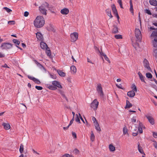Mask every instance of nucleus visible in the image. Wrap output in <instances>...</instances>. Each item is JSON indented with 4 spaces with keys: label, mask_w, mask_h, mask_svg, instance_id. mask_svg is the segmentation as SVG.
<instances>
[{
    "label": "nucleus",
    "mask_w": 157,
    "mask_h": 157,
    "mask_svg": "<svg viewBox=\"0 0 157 157\" xmlns=\"http://www.w3.org/2000/svg\"><path fill=\"white\" fill-rule=\"evenodd\" d=\"M75 120V118L74 117H73L72 119L71 120L70 124H69L70 126L73 123V121Z\"/></svg>",
    "instance_id": "58"
},
{
    "label": "nucleus",
    "mask_w": 157,
    "mask_h": 157,
    "mask_svg": "<svg viewBox=\"0 0 157 157\" xmlns=\"http://www.w3.org/2000/svg\"><path fill=\"white\" fill-rule=\"evenodd\" d=\"M61 13L63 14H67L69 12V10L67 8H64L61 10Z\"/></svg>",
    "instance_id": "15"
},
{
    "label": "nucleus",
    "mask_w": 157,
    "mask_h": 157,
    "mask_svg": "<svg viewBox=\"0 0 157 157\" xmlns=\"http://www.w3.org/2000/svg\"><path fill=\"white\" fill-rule=\"evenodd\" d=\"M2 125L3 126L5 129L6 130H9L10 128V125L8 123H3Z\"/></svg>",
    "instance_id": "22"
},
{
    "label": "nucleus",
    "mask_w": 157,
    "mask_h": 157,
    "mask_svg": "<svg viewBox=\"0 0 157 157\" xmlns=\"http://www.w3.org/2000/svg\"><path fill=\"white\" fill-rule=\"evenodd\" d=\"M149 2L151 5L155 6L157 5V1L156 0H150Z\"/></svg>",
    "instance_id": "23"
},
{
    "label": "nucleus",
    "mask_w": 157,
    "mask_h": 157,
    "mask_svg": "<svg viewBox=\"0 0 157 157\" xmlns=\"http://www.w3.org/2000/svg\"><path fill=\"white\" fill-rule=\"evenodd\" d=\"M132 104H131L129 101L128 100L126 101V105L125 108H129L132 107Z\"/></svg>",
    "instance_id": "33"
},
{
    "label": "nucleus",
    "mask_w": 157,
    "mask_h": 157,
    "mask_svg": "<svg viewBox=\"0 0 157 157\" xmlns=\"http://www.w3.org/2000/svg\"><path fill=\"white\" fill-rule=\"evenodd\" d=\"M24 149V146L22 144H21L20 148L19 149V151L20 153H22L23 152Z\"/></svg>",
    "instance_id": "38"
},
{
    "label": "nucleus",
    "mask_w": 157,
    "mask_h": 157,
    "mask_svg": "<svg viewBox=\"0 0 157 157\" xmlns=\"http://www.w3.org/2000/svg\"><path fill=\"white\" fill-rule=\"evenodd\" d=\"M46 50V53L47 54V55L48 56H51V51L48 47L47 49H45Z\"/></svg>",
    "instance_id": "32"
},
{
    "label": "nucleus",
    "mask_w": 157,
    "mask_h": 157,
    "mask_svg": "<svg viewBox=\"0 0 157 157\" xmlns=\"http://www.w3.org/2000/svg\"><path fill=\"white\" fill-rule=\"evenodd\" d=\"M116 86L117 87L120 89H123V88L122 87V86L121 85V84H120L119 85L118 84H116Z\"/></svg>",
    "instance_id": "59"
},
{
    "label": "nucleus",
    "mask_w": 157,
    "mask_h": 157,
    "mask_svg": "<svg viewBox=\"0 0 157 157\" xmlns=\"http://www.w3.org/2000/svg\"><path fill=\"white\" fill-rule=\"evenodd\" d=\"M79 151L77 149H75L73 151V154L75 155H77L79 154Z\"/></svg>",
    "instance_id": "39"
},
{
    "label": "nucleus",
    "mask_w": 157,
    "mask_h": 157,
    "mask_svg": "<svg viewBox=\"0 0 157 157\" xmlns=\"http://www.w3.org/2000/svg\"><path fill=\"white\" fill-rule=\"evenodd\" d=\"M72 134L73 137L74 138H77L75 132H72Z\"/></svg>",
    "instance_id": "55"
},
{
    "label": "nucleus",
    "mask_w": 157,
    "mask_h": 157,
    "mask_svg": "<svg viewBox=\"0 0 157 157\" xmlns=\"http://www.w3.org/2000/svg\"><path fill=\"white\" fill-rule=\"evenodd\" d=\"M138 74L139 77L140 78V79L141 81L142 82H143L145 83H146L144 79V78H145V77L142 75V74L141 73V72H139L138 73Z\"/></svg>",
    "instance_id": "14"
},
{
    "label": "nucleus",
    "mask_w": 157,
    "mask_h": 157,
    "mask_svg": "<svg viewBox=\"0 0 157 157\" xmlns=\"http://www.w3.org/2000/svg\"><path fill=\"white\" fill-rule=\"evenodd\" d=\"M115 38L117 39H119L122 38V36L120 35H115Z\"/></svg>",
    "instance_id": "47"
},
{
    "label": "nucleus",
    "mask_w": 157,
    "mask_h": 157,
    "mask_svg": "<svg viewBox=\"0 0 157 157\" xmlns=\"http://www.w3.org/2000/svg\"><path fill=\"white\" fill-rule=\"evenodd\" d=\"M123 133L124 135H125L127 133L128 130L126 127H124L123 128Z\"/></svg>",
    "instance_id": "40"
},
{
    "label": "nucleus",
    "mask_w": 157,
    "mask_h": 157,
    "mask_svg": "<svg viewBox=\"0 0 157 157\" xmlns=\"http://www.w3.org/2000/svg\"><path fill=\"white\" fill-rule=\"evenodd\" d=\"M59 92H60V94L62 95V96L63 97V98H65L66 100L67 101H68V100H67V97L65 96V95L64 94H63V93L60 90H59Z\"/></svg>",
    "instance_id": "45"
},
{
    "label": "nucleus",
    "mask_w": 157,
    "mask_h": 157,
    "mask_svg": "<svg viewBox=\"0 0 157 157\" xmlns=\"http://www.w3.org/2000/svg\"><path fill=\"white\" fill-rule=\"evenodd\" d=\"M135 95V92L134 91H130L128 92L127 93V95L130 97H133Z\"/></svg>",
    "instance_id": "19"
},
{
    "label": "nucleus",
    "mask_w": 157,
    "mask_h": 157,
    "mask_svg": "<svg viewBox=\"0 0 157 157\" xmlns=\"http://www.w3.org/2000/svg\"><path fill=\"white\" fill-rule=\"evenodd\" d=\"M92 120L94 124L96 122H97L96 118L94 117H92Z\"/></svg>",
    "instance_id": "57"
},
{
    "label": "nucleus",
    "mask_w": 157,
    "mask_h": 157,
    "mask_svg": "<svg viewBox=\"0 0 157 157\" xmlns=\"http://www.w3.org/2000/svg\"><path fill=\"white\" fill-rule=\"evenodd\" d=\"M41 48L43 50H45L48 48L46 44L44 42H41L40 44Z\"/></svg>",
    "instance_id": "13"
},
{
    "label": "nucleus",
    "mask_w": 157,
    "mask_h": 157,
    "mask_svg": "<svg viewBox=\"0 0 157 157\" xmlns=\"http://www.w3.org/2000/svg\"><path fill=\"white\" fill-rule=\"evenodd\" d=\"M143 63L144 67L146 68L148 71H151V69L149 66V62L146 59H144L143 61Z\"/></svg>",
    "instance_id": "10"
},
{
    "label": "nucleus",
    "mask_w": 157,
    "mask_h": 157,
    "mask_svg": "<svg viewBox=\"0 0 157 157\" xmlns=\"http://www.w3.org/2000/svg\"><path fill=\"white\" fill-rule=\"evenodd\" d=\"M34 61L35 63L36 64L37 66L40 68L44 69V67L41 64L38 63L36 60H35Z\"/></svg>",
    "instance_id": "29"
},
{
    "label": "nucleus",
    "mask_w": 157,
    "mask_h": 157,
    "mask_svg": "<svg viewBox=\"0 0 157 157\" xmlns=\"http://www.w3.org/2000/svg\"><path fill=\"white\" fill-rule=\"evenodd\" d=\"M27 77L29 78L33 81L35 83L38 84H40V82L38 79L30 75H28Z\"/></svg>",
    "instance_id": "11"
},
{
    "label": "nucleus",
    "mask_w": 157,
    "mask_h": 157,
    "mask_svg": "<svg viewBox=\"0 0 157 157\" xmlns=\"http://www.w3.org/2000/svg\"><path fill=\"white\" fill-rule=\"evenodd\" d=\"M112 9L113 12L114 14L115 15V16L117 17L118 21L119 23V17L118 15L115 6L114 5H113L112 6Z\"/></svg>",
    "instance_id": "9"
},
{
    "label": "nucleus",
    "mask_w": 157,
    "mask_h": 157,
    "mask_svg": "<svg viewBox=\"0 0 157 157\" xmlns=\"http://www.w3.org/2000/svg\"><path fill=\"white\" fill-rule=\"evenodd\" d=\"M46 87L47 88L52 90H55L57 89V87L56 86H54V85H51L47 84L46 85Z\"/></svg>",
    "instance_id": "17"
},
{
    "label": "nucleus",
    "mask_w": 157,
    "mask_h": 157,
    "mask_svg": "<svg viewBox=\"0 0 157 157\" xmlns=\"http://www.w3.org/2000/svg\"><path fill=\"white\" fill-rule=\"evenodd\" d=\"M44 24V18L41 16H37L34 21V26L37 28L42 27Z\"/></svg>",
    "instance_id": "1"
},
{
    "label": "nucleus",
    "mask_w": 157,
    "mask_h": 157,
    "mask_svg": "<svg viewBox=\"0 0 157 157\" xmlns=\"http://www.w3.org/2000/svg\"><path fill=\"white\" fill-rule=\"evenodd\" d=\"M3 9L5 10L8 13H9V12L12 11V10L10 9L7 7H4L3 8Z\"/></svg>",
    "instance_id": "48"
},
{
    "label": "nucleus",
    "mask_w": 157,
    "mask_h": 157,
    "mask_svg": "<svg viewBox=\"0 0 157 157\" xmlns=\"http://www.w3.org/2000/svg\"><path fill=\"white\" fill-rule=\"evenodd\" d=\"M143 128H138V132L140 133H143Z\"/></svg>",
    "instance_id": "52"
},
{
    "label": "nucleus",
    "mask_w": 157,
    "mask_h": 157,
    "mask_svg": "<svg viewBox=\"0 0 157 157\" xmlns=\"http://www.w3.org/2000/svg\"><path fill=\"white\" fill-rule=\"evenodd\" d=\"M71 73L75 74L76 72L77 69L75 66L73 65L71 67Z\"/></svg>",
    "instance_id": "20"
},
{
    "label": "nucleus",
    "mask_w": 157,
    "mask_h": 157,
    "mask_svg": "<svg viewBox=\"0 0 157 157\" xmlns=\"http://www.w3.org/2000/svg\"><path fill=\"white\" fill-rule=\"evenodd\" d=\"M29 14V13L27 11H25L24 12V16L25 17H27Z\"/></svg>",
    "instance_id": "64"
},
{
    "label": "nucleus",
    "mask_w": 157,
    "mask_h": 157,
    "mask_svg": "<svg viewBox=\"0 0 157 157\" xmlns=\"http://www.w3.org/2000/svg\"><path fill=\"white\" fill-rule=\"evenodd\" d=\"M146 75V77L148 78H151L152 77V75L150 73H147Z\"/></svg>",
    "instance_id": "42"
},
{
    "label": "nucleus",
    "mask_w": 157,
    "mask_h": 157,
    "mask_svg": "<svg viewBox=\"0 0 157 157\" xmlns=\"http://www.w3.org/2000/svg\"><path fill=\"white\" fill-rule=\"evenodd\" d=\"M70 36L71 41L72 42L75 41L78 39V34L76 32H74L73 33H71Z\"/></svg>",
    "instance_id": "8"
},
{
    "label": "nucleus",
    "mask_w": 157,
    "mask_h": 157,
    "mask_svg": "<svg viewBox=\"0 0 157 157\" xmlns=\"http://www.w3.org/2000/svg\"><path fill=\"white\" fill-rule=\"evenodd\" d=\"M50 77L53 79H56V76L54 74H52L49 73Z\"/></svg>",
    "instance_id": "46"
},
{
    "label": "nucleus",
    "mask_w": 157,
    "mask_h": 157,
    "mask_svg": "<svg viewBox=\"0 0 157 157\" xmlns=\"http://www.w3.org/2000/svg\"><path fill=\"white\" fill-rule=\"evenodd\" d=\"M151 36L152 37L157 36V30L153 31L151 35Z\"/></svg>",
    "instance_id": "35"
},
{
    "label": "nucleus",
    "mask_w": 157,
    "mask_h": 157,
    "mask_svg": "<svg viewBox=\"0 0 157 157\" xmlns=\"http://www.w3.org/2000/svg\"><path fill=\"white\" fill-rule=\"evenodd\" d=\"M57 72L58 74L61 77H64L65 76V73L60 70H57Z\"/></svg>",
    "instance_id": "24"
},
{
    "label": "nucleus",
    "mask_w": 157,
    "mask_h": 157,
    "mask_svg": "<svg viewBox=\"0 0 157 157\" xmlns=\"http://www.w3.org/2000/svg\"><path fill=\"white\" fill-rule=\"evenodd\" d=\"M138 148L139 152L140 153L143 154L144 155H145L144 151L142 147L139 144L138 145Z\"/></svg>",
    "instance_id": "21"
},
{
    "label": "nucleus",
    "mask_w": 157,
    "mask_h": 157,
    "mask_svg": "<svg viewBox=\"0 0 157 157\" xmlns=\"http://www.w3.org/2000/svg\"><path fill=\"white\" fill-rule=\"evenodd\" d=\"M109 151L110 152H114L116 150L115 147H114L113 144H110L109 146Z\"/></svg>",
    "instance_id": "18"
},
{
    "label": "nucleus",
    "mask_w": 157,
    "mask_h": 157,
    "mask_svg": "<svg viewBox=\"0 0 157 157\" xmlns=\"http://www.w3.org/2000/svg\"><path fill=\"white\" fill-rule=\"evenodd\" d=\"M95 129L98 131H100L101 130V129L100 127H99V124L97 122H96L94 124Z\"/></svg>",
    "instance_id": "30"
},
{
    "label": "nucleus",
    "mask_w": 157,
    "mask_h": 157,
    "mask_svg": "<svg viewBox=\"0 0 157 157\" xmlns=\"http://www.w3.org/2000/svg\"><path fill=\"white\" fill-rule=\"evenodd\" d=\"M130 10L132 13H133V4L132 0L130 1Z\"/></svg>",
    "instance_id": "31"
},
{
    "label": "nucleus",
    "mask_w": 157,
    "mask_h": 157,
    "mask_svg": "<svg viewBox=\"0 0 157 157\" xmlns=\"http://www.w3.org/2000/svg\"><path fill=\"white\" fill-rule=\"evenodd\" d=\"M132 89L133 90V91H134L135 92H136L137 91V88L136 86L134 84H133L132 85Z\"/></svg>",
    "instance_id": "37"
},
{
    "label": "nucleus",
    "mask_w": 157,
    "mask_h": 157,
    "mask_svg": "<svg viewBox=\"0 0 157 157\" xmlns=\"http://www.w3.org/2000/svg\"><path fill=\"white\" fill-rule=\"evenodd\" d=\"M78 115H79V117L81 119V120L82 121V122L84 123H85V122H84V121L83 119L82 118V117L80 114V113H78Z\"/></svg>",
    "instance_id": "60"
},
{
    "label": "nucleus",
    "mask_w": 157,
    "mask_h": 157,
    "mask_svg": "<svg viewBox=\"0 0 157 157\" xmlns=\"http://www.w3.org/2000/svg\"><path fill=\"white\" fill-rule=\"evenodd\" d=\"M37 38L39 40H42L43 38L42 35L39 32L36 33Z\"/></svg>",
    "instance_id": "16"
},
{
    "label": "nucleus",
    "mask_w": 157,
    "mask_h": 157,
    "mask_svg": "<svg viewBox=\"0 0 157 157\" xmlns=\"http://www.w3.org/2000/svg\"><path fill=\"white\" fill-rule=\"evenodd\" d=\"M15 23V21H9L8 22V23L10 25H14Z\"/></svg>",
    "instance_id": "50"
},
{
    "label": "nucleus",
    "mask_w": 157,
    "mask_h": 157,
    "mask_svg": "<svg viewBox=\"0 0 157 157\" xmlns=\"http://www.w3.org/2000/svg\"><path fill=\"white\" fill-rule=\"evenodd\" d=\"M113 33L116 34L118 32V28L116 26H114L112 30Z\"/></svg>",
    "instance_id": "28"
},
{
    "label": "nucleus",
    "mask_w": 157,
    "mask_h": 157,
    "mask_svg": "<svg viewBox=\"0 0 157 157\" xmlns=\"http://www.w3.org/2000/svg\"><path fill=\"white\" fill-rule=\"evenodd\" d=\"M99 102L96 99H95L90 104V107L94 110H96L98 107Z\"/></svg>",
    "instance_id": "5"
},
{
    "label": "nucleus",
    "mask_w": 157,
    "mask_h": 157,
    "mask_svg": "<svg viewBox=\"0 0 157 157\" xmlns=\"http://www.w3.org/2000/svg\"><path fill=\"white\" fill-rule=\"evenodd\" d=\"M13 45L10 43H2L1 46V48L2 50L8 49L11 48Z\"/></svg>",
    "instance_id": "4"
},
{
    "label": "nucleus",
    "mask_w": 157,
    "mask_h": 157,
    "mask_svg": "<svg viewBox=\"0 0 157 157\" xmlns=\"http://www.w3.org/2000/svg\"><path fill=\"white\" fill-rule=\"evenodd\" d=\"M104 57L106 60L108 61L109 63H110V61L109 58L107 57L106 55H104Z\"/></svg>",
    "instance_id": "53"
},
{
    "label": "nucleus",
    "mask_w": 157,
    "mask_h": 157,
    "mask_svg": "<svg viewBox=\"0 0 157 157\" xmlns=\"http://www.w3.org/2000/svg\"><path fill=\"white\" fill-rule=\"evenodd\" d=\"M35 88L38 90H40L43 89V87L41 86H36Z\"/></svg>",
    "instance_id": "49"
},
{
    "label": "nucleus",
    "mask_w": 157,
    "mask_h": 157,
    "mask_svg": "<svg viewBox=\"0 0 157 157\" xmlns=\"http://www.w3.org/2000/svg\"><path fill=\"white\" fill-rule=\"evenodd\" d=\"M153 142L154 143L153 144V145L155 147V148H157V143L155 141H154Z\"/></svg>",
    "instance_id": "62"
},
{
    "label": "nucleus",
    "mask_w": 157,
    "mask_h": 157,
    "mask_svg": "<svg viewBox=\"0 0 157 157\" xmlns=\"http://www.w3.org/2000/svg\"><path fill=\"white\" fill-rule=\"evenodd\" d=\"M145 12L149 15L151 14V13L150 10H149L148 9H147V10L146 9L145 10Z\"/></svg>",
    "instance_id": "54"
},
{
    "label": "nucleus",
    "mask_w": 157,
    "mask_h": 157,
    "mask_svg": "<svg viewBox=\"0 0 157 157\" xmlns=\"http://www.w3.org/2000/svg\"><path fill=\"white\" fill-rule=\"evenodd\" d=\"M133 46L134 47L135 49L137 51H140V49H139L140 48L138 43H136L134 44H133Z\"/></svg>",
    "instance_id": "25"
},
{
    "label": "nucleus",
    "mask_w": 157,
    "mask_h": 157,
    "mask_svg": "<svg viewBox=\"0 0 157 157\" xmlns=\"http://www.w3.org/2000/svg\"><path fill=\"white\" fill-rule=\"evenodd\" d=\"M135 36L137 39V40L140 41L142 39V36L141 32L139 29L136 28L135 31Z\"/></svg>",
    "instance_id": "3"
},
{
    "label": "nucleus",
    "mask_w": 157,
    "mask_h": 157,
    "mask_svg": "<svg viewBox=\"0 0 157 157\" xmlns=\"http://www.w3.org/2000/svg\"><path fill=\"white\" fill-rule=\"evenodd\" d=\"M52 84L54 86L58 87L59 88H62V87L61 85L60 82L56 81H52Z\"/></svg>",
    "instance_id": "12"
},
{
    "label": "nucleus",
    "mask_w": 157,
    "mask_h": 157,
    "mask_svg": "<svg viewBox=\"0 0 157 157\" xmlns=\"http://www.w3.org/2000/svg\"><path fill=\"white\" fill-rule=\"evenodd\" d=\"M62 157H70L71 156L69 154H66L64 155H63L62 156Z\"/></svg>",
    "instance_id": "63"
},
{
    "label": "nucleus",
    "mask_w": 157,
    "mask_h": 157,
    "mask_svg": "<svg viewBox=\"0 0 157 157\" xmlns=\"http://www.w3.org/2000/svg\"><path fill=\"white\" fill-rule=\"evenodd\" d=\"M153 136L154 138H157V133L155 132H153Z\"/></svg>",
    "instance_id": "61"
},
{
    "label": "nucleus",
    "mask_w": 157,
    "mask_h": 157,
    "mask_svg": "<svg viewBox=\"0 0 157 157\" xmlns=\"http://www.w3.org/2000/svg\"><path fill=\"white\" fill-rule=\"evenodd\" d=\"M153 45L155 47H157V37H155L153 41Z\"/></svg>",
    "instance_id": "34"
},
{
    "label": "nucleus",
    "mask_w": 157,
    "mask_h": 157,
    "mask_svg": "<svg viewBox=\"0 0 157 157\" xmlns=\"http://www.w3.org/2000/svg\"><path fill=\"white\" fill-rule=\"evenodd\" d=\"M96 89L100 96L101 97H102L103 96L104 94L102 90V88L101 84H98Z\"/></svg>",
    "instance_id": "6"
},
{
    "label": "nucleus",
    "mask_w": 157,
    "mask_h": 157,
    "mask_svg": "<svg viewBox=\"0 0 157 157\" xmlns=\"http://www.w3.org/2000/svg\"><path fill=\"white\" fill-rule=\"evenodd\" d=\"M136 121V117H133L132 119V122L133 123H135Z\"/></svg>",
    "instance_id": "56"
},
{
    "label": "nucleus",
    "mask_w": 157,
    "mask_h": 157,
    "mask_svg": "<svg viewBox=\"0 0 157 157\" xmlns=\"http://www.w3.org/2000/svg\"><path fill=\"white\" fill-rule=\"evenodd\" d=\"M137 122L138 123V128H145L143 126V124L140 121H137Z\"/></svg>",
    "instance_id": "43"
},
{
    "label": "nucleus",
    "mask_w": 157,
    "mask_h": 157,
    "mask_svg": "<svg viewBox=\"0 0 157 157\" xmlns=\"http://www.w3.org/2000/svg\"><path fill=\"white\" fill-rule=\"evenodd\" d=\"M79 117L78 116V115L77 114H76L75 115V121L77 122H78L79 123H80V120L79 119Z\"/></svg>",
    "instance_id": "36"
},
{
    "label": "nucleus",
    "mask_w": 157,
    "mask_h": 157,
    "mask_svg": "<svg viewBox=\"0 0 157 157\" xmlns=\"http://www.w3.org/2000/svg\"><path fill=\"white\" fill-rule=\"evenodd\" d=\"M13 41L14 44L17 45H19L20 43V41L17 40L13 39Z\"/></svg>",
    "instance_id": "41"
},
{
    "label": "nucleus",
    "mask_w": 157,
    "mask_h": 157,
    "mask_svg": "<svg viewBox=\"0 0 157 157\" xmlns=\"http://www.w3.org/2000/svg\"><path fill=\"white\" fill-rule=\"evenodd\" d=\"M105 12L107 15L110 18L112 17L113 16L111 14L110 10L109 9H107L105 10Z\"/></svg>",
    "instance_id": "26"
},
{
    "label": "nucleus",
    "mask_w": 157,
    "mask_h": 157,
    "mask_svg": "<svg viewBox=\"0 0 157 157\" xmlns=\"http://www.w3.org/2000/svg\"><path fill=\"white\" fill-rule=\"evenodd\" d=\"M52 8V7L49 6L48 3L45 2L39 7V10L42 14L46 15L47 11L46 9H48L49 10H50L51 8Z\"/></svg>",
    "instance_id": "2"
},
{
    "label": "nucleus",
    "mask_w": 157,
    "mask_h": 157,
    "mask_svg": "<svg viewBox=\"0 0 157 157\" xmlns=\"http://www.w3.org/2000/svg\"><path fill=\"white\" fill-rule=\"evenodd\" d=\"M20 104L21 105H23V106H24L25 107L24 109V110L23 111H22L21 112V113H24L25 112V111L26 110L27 107H26V106L23 103H21Z\"/></svg>",
    "instance_id": "51"
},
{
    "label": "nucleus",
    "mask_w": 157,
    "mask_h": 157,
    "mask_svg": "<svg viewBox=\"0 0 157 157\" xmlns=\"http://www.w3.org/2000/svg\"><path fill=\"white\" fill-rule=\"evenodd\" d=\"M145 117L147 118L149 123L151 125L155 124V120L152 117L151 114L149 113L145 115Z\"/></svg>",
    "instance_id": "7"
},
{
    "label": "nucleus",
    "mask_w": 157,
    "mask_h": 157,
    "mask_svg": "<svg viewBox=\"0 0 157 157\" xmlns=\"http://www.w3.org/2000/svg\"><path fill=\"white\" fill-rule=\"evenodd\" d=\"M95 139V136L93 133L91 134L90 136V140L91 141H93Z\"/></svg>",
    "instance_id": "44"
},
{
    "label": "nucleus",
    "mask_w": 157,
    "mask_h": 157,
    "mask_svg": "<svg viewBox=\"0 0 157 157\" xmlns=\"http://www.w3.org/2000/svg\"><path fill=\"white\" fill-rule=\"evenodd\" d=\"M48 30L49 31L55 32V30L54 29V26L52 25H50L47 28Z\"/></svg>",
    "instance_id": "27"
}]
</instances>
